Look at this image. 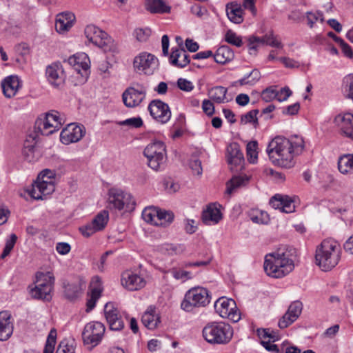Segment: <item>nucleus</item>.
<instances>
[{"mask_svg": "<svg viewBox=\"0 0 353 353\" xmlns=\"http://www.w3.org/2000/svg\"><path fill=\"white\" fill-rule=\"evenodd\" d=\"M261 77L260 71L258 69H253L249 74L239 79L236 83L240 85L252 86L260 80Z\"/></svg>", "mask_w": 353, "mask_h": 353, "instance_id": "nucleus-37", "label": "nucleus"}, {"mask_svg": "<svg viewBox=\"0 0 353 353\" xmlns=\"http://www.w3.org/2000/svg\"><path fill=\"white\" fill-rule=\"evenodd\" d=\"M225 39L228 43L236 47H241L243 44L241 37L238 36L232 30L227 31L225 35Z\"/></svg>", "mask_w": 353, "mask_h": 353, "instance_id": "nucleus-52", "label": "nucleus"}, {"mask_svg": "<svg viewBox=\"0 0 353 353\" xmlns=\"http://www.w3.org/2000/svg\"><path fill=\"white\" fill-rule=\"evenodd\" d=\"M92 223H89L85 225H83L81 228H79V231L82 234L83 236L85 237H90L92 236L94 233L97 232V230L95 229L94 227L92 226Z\"/></svg>", "mask_w": 353, "mask_h": 353, "instance_id": "nucleus-64", "label": "nucleus"}, {"mask_svg": "<svg viewBox=\"0 0 353 353\" xmlns=\"http://www.w3.org/2000/svg\"><path fill=\"white\" fill-rule=\"evenodd\" d=\"M55 190V185L50 181L37 180L34 181L28 190L30 196L37 200L43 199L46 196L52 194Z\"/></svg>", "mask_w": 353, "mask_h": 353, "instance_id": "nucleus-18", "label": "nucleus"}, {"mask_svg": "<svg viewBox=\"0 0 353 353\" xmlns=\"http://www.w3.org/2000/svg\"><path fill=\"white\" fill-rule=\"evenodd\" d=\"M148 110L150 115L161 123H166L171 118L169 105L159 99L152 100L148 105Z\"/></svg>", "mask_w": 353, "mask_h": 353, "instance_id": "nucleus-15", "label": "nucleus"}, {"mask_svg": "<svg viewBox=\"0 0 353 353\" xmlns=\"http://www.w3.org/2000/svg\"><path fill=\"white\" fill-rule=\"evenodd\" d=\"M276 94L277 95L276 97H275V99L281 102L288 99V98L292 94V91L289 88L285 87L281 88L279 91L276 90Z\"/></svg>", "mask_w": 353, "mask_h": 353, "instance_id": "nucleus-61", "label": "nucleus"}, {"mask_svg": "<svg viewBox=\"0 0 353 353\" xmlns=\"http://www.w3.org/2000/svg\"><path fill=\"white\" fill-rule=\"evenodd\" d=\"M295 257L294 248L282 245L275 252L265 255L264 270L269 276L276 279L283 277L294 270Z\"/></svg>", "mask_w": 353, "mask_h": 353, "instance_id": "nucleus-2", "label": "nucleus"}, {"mask_svg": "<svg viewBox=\"0 0 353 353\" xmlns=\"http://www.w3.org/2000/svg\"><path fill=\"white\" fill-rule=\"evenodd\" d=\"M249 177L246 175L234 176L227 183L226 192L228 194H232L237 188L245 186L249 181Z\"/></svg>", "mask_w": 353, "mask_h": 353, "instance_id": "nucleus-35", "label": "nucleus"}, {"mask_svg": "<svg viewBox=\"0 0 353 353\" xmlns=\"http://www.w3.org/2000/svg\"><path fill=\"white\" fill-rule=\"evenodd\" d=\"M228 162L234 165L236 170L243 168L244 157L240 150L239 145L236 143L230 144L227 148Z\"/></svg>", "mask_w": 353, "mask_h": 353, "instance_id": "nucleus-24", "label": "nucleus"}, {"mask_svg": "<svg viewBox=\"0 0 353 353\" xmlns=\"http://www.w3.org/2000/svg\"><path fill=\"white\" fill-rule=\"evenodd\" d=\"M174 217L172 211L158 208L157 222H159V225L166 226L173 221Z\"/></svg>", "mask_w": 353, "mask_h": 353, "instance_id": "nucleus-43", "label": "nucleus"}, {"mask_svg": "<svg viewBox=\"0 0 353 353\" xmlns=\"http://www.w3.org/2000/svg\"><path fill=\"white\" fill-rule=\"evenodd\" d=\"M145 6L151 13H168L170 11V7L163 0H147Z\"/></svg>", "mask_w": 353, "mask_h": 353, "instance_id": "nucleus-34", "label": "nucleus"}, {"mask_svg": "<svg viewBox=\"0 0 353 353\" xmlns=\"http://www.w3.org/2000/svg\"><path fill=\"white\" fill-rule=\"evenodd\" d=\"M65 120L60 112L56 110H51L46 114L43 119H39L36 125L42 134L50 135L59 130Z\"/></svg>", "mask_w": 353, "mask_h": 353, "instance_id": "nucleus-9", "label": "nucleus"}, {"mask_svg": "<svg viewBox=\"0 0 353 353\" xmlns=\"http://www.w3.org/2000/svg\"><path fill=\"white\" fill-rule=\"evenodd\" d=\"M227 91V89L223 86H216L209 91V96L212 101L217 103H224Z\"/></svg>", "mask_w": 353, "mask_h": 353, "instance_id": "nucleus-40", "label": "nucleus"}, {"mask_svg": "<svg viewBox=\"0 0 353 353\" xmlns=\"http://www.w3.org/2000/svg\"><path fill=\"white\" fill-rule=\"evenodd\" d=\"M126 88L122 94V100L128 108H134L140 105L146 96V88L140 83Z\"/></svg>", "mask_w": 353, "mask_h": 353, "instance_id": "nucleus-13", "label": "nucleus"}, {"mask_svg": "<svg viewBox=\"0 0 353 353\" xmlns=\"http://www.w3.org/2000/svg\"><path fill=\"white\" fill-rule=\"evenodd\" d=\"M11 316L8 312H0V341L8 340L13 332Z\"/></svg>", "mask_w": 353, "mask_h": 353, "instance_id": "nucleus-26", "label": "nucleus"}, {"mask_svg": "<svg viewBox=\"0 0 353 353\" xmlns=\"http://www.w3.org/2000/svg\"><path fill=\"white\" fill-rule=\"evenodd\" d=\"M37 180L50 181L54 184L55 172L52 170L45 169L39 174Z\"/></svg>", "mask_w": 353, "mask_h": 353, "instance_id": "nucleus-53", "label": "nucleus"}, {"mask_svg": "<svg viewBox=\"0 0 353 353\" xmlns=\"http://www.w3.org/2000/svg\"><path fill=\"white\" fill-rule=\"evenodd\" d=\"M263 45L266 44L272 47L282 48V43L278 41L276 37L271 32L269 34H265L263 37H261Z\"/></svg>", "mask_w": 353, "mask_h": 353, "instance_id": "nucleus-51", "label": "nucleus"}, {"mask_svg": "<svg viewBox=\"0 0 353 353\" xmlns=\"http://www.w3.org/2000/svg\"><path fill=\"white\" fill-rule=\"evenodd\" d=\"M1 87L4 95L8 98H11L21 87V81L17 76L11 75L4 79L1 83Z\"/></svg>", "mask_w": 353, "mask_h": 353, "instance_id": "nucleus-25", "label": "nucleus"}, {"mask_svg": "<svg viewBox=\"0 0 353 353\" xmlns=\"http://www.w3.org/2000/svg\"><path fill=\"white\" fill-rule=\"evenodd\" d=\"M46 74L48 81L54 87H58L64 82V72L62 65L59 63L48 65L46 68Z\"/></svg>", "mask_w": 353, "mask_h": 353, "instance_id": "nucleus-23", "label": "nucleus"}, {"mask_svg": "<svg viewBox=\"0 0 353 353\" xmlns=\"http://www.w3.org/2000/svg\"><path fill=\"white\" fill-rule=\"evenodd\" d=\"M85 129L83 125L70 123L61 132V140L64 144L79 141L85 135Z\"/></svg>", "mask_w": 353, "mask_h": 353, "instance_id": "nucleus-17", "label": "nucleus"}, {"mask_svg": "<svg viewBox=\"0 0 353 353\" xmlns=\"http://www.w3.org/2000/svg\"><path fill=\"white\" fill-rule=\"evenodd\" d=\"M105 330L104 325L100 322L94 321L87 323L82 332L83 343L92 347L97 346L102 340Z\"/></svg>", "mask_w": 353, "mask_h": 353, "instance_id": "nucleus-11", "label": "nucleus"}, {"mask_svg": "<svg viewBox=\"0 0 353 353\" xmlns=\"http://www.w3.org/2000/svg\"><path fill=\"white\" fill-rule=\"evenodd\" d=\"M334 123L344 136L353 139V114L345 113L338 114L334 118Z\"/></svg>", "mask_w": 353, "mask_h": 353, "instance_id": "nucleus-21", "label": "nucleus"}, {"mask_svg": "<svg viewBox=\"0 0 353 353\" xmlns=\"http://www.w3.org/2000/svg\"><path fill=\"white\" fill-rule=\"evenodd\" d=\"M338 168L342 174L353 172V154H344L338 161Z\"/></svg>", "mask_w": 353, "mask_h": 353, "instance_id": "nucleus-36", "label": "nucleus"}, {"mask_svg": "<svg viewBox=\"0 0 353 353\" xmlns=\"http://www.w3.org/2000/svg\"><path fill=\"white\" fill-rule=\"evenodd\" d=\"M157 61L154 55L148 52H141L134 57L133 67L137 73L151 75L157 66Z\"/></svg>", "mask_w": 353, "mask_h": 353, "instance_id": "nucleus-12", "label": "nucleus"}, {"mask_svg": "<svg viewBox=\"0 0 353 353\" xmlns=\"http://www.w3.org/2000/svg\"><path fill=\"white\" fill-rule=\"evenodd\" d=\"M248 216L253 223L257 224H268L270 221L268 214L258 209L250 210Z\"/></svg>", "mask_w": 353, "mask_h": 353, "instance_id": "nucleus-38", "label": "nucleus"}, {"mask_svg": "<svg viewBox=\"0 0 353 353\" xmlns=\"http://www.w3.org/2000/svg\"><path fill=\"white\" fill-rule=\"evenodd\" d=\"M121 284L128 290H138L144 287L145 280L130 271L124 272L121 276Z\"/></svg>", "mask_w": 353, "mask_h": 353, "instance_id": "nucleus-22", "label": "nucleus"}, {"mask_svg": "<svg viewBox=\"0 0 353 353\" xmlns=\"http://www.w3.org/2000/svg\"><path fill=\"white\" fill-rule=\"evenodd\" d=\"M108 201L110 208L119 210H121L125 208L128 210H131L135 205V201L130 193L117 188H112L109 190Z\"/></svg>", "mask_w": 353, "mask_h": 353, "instance_id": "nucleus-10", "label": "nucleus"}, {"mask_svg": "<svg viewBox=\"0 0 353 353\" xmlns=\"http://www.w3.org/2000/svg\"><path fill=\"white\" fill-rule=\"evenodd\" d=\"M203 336L211 344H226L233 336V330L225 323H211L203 329Z\"/></svg>", "mask_w": 353, "mask_h": 353, "instance_id": "nucleus-5", "label": "nucleus"}, {"mask_svg": "<svg viewBox=\"0 0 353 353\" xmlns=\"http://www.w3.org/2000/svg\"><path fill=\"white\" fill-rule=\"evenodd\" d=\"M109 219L108 212L105 210H103L100 212L94 218L92 221L91 222L92 224V227H94L97 231H100L103 230L108 223Z\"/></svg>", "mask_w": 353, "mask_h": 353, "instance_id": "nucleus-41", "label": "nucleus"}, {"mask_svg": "<svg viewBox=\"0 0 353 353\" xmlns=\"http://www.w3.org/2000/svg\"><path fill=\"white\" fill-rule=\"evenodd\" d=\"M101 290L99 287H94L91 290L90 298L87 301V312L91 311L96 305L97 299L100 297Z\"/></svg>", "mask_w": 353, "mask_h": 353, "instance_id": "nucleus-46", "label": "nucleus"}, {"mask_svg": "<svg viewBox=\"0 0 353 353\" xmlns=\"http://www.w3.org/2000/svg\"><path fill=\"white\" fill-rule=\"evenodd\" d=\"M259 112V110L255 109L249 111L245 114H243L241 117L240 123L241 125L252 123L254 128H256L259 125L258 119L256 117V115Z\"/></svg>", "mask_w": 353, "mask_h": 353, "instance_id": "nucleus-44", "label": "nucleus"}, {"mask_svg": "<svg viewBox=\"0 0 353 353\" xmlns=\"http://www.w3.org/2000/svg\"><path fill=\"white\" fill-rule=\"evenodd\" d=\"M283 198L284 196L276 194L270 199V205L274 209H279L281 210L283 202H284Z\"/></svg>", "mask_w": 353, "mask_h": 353, "instance_id": "nucleus-62", "label": "nucleus"}, {"mask_svg": "<svg viewBox=\"0 0 353 353\" xmlns=\"http://www.w3.org/2000/svg\"><path fill=\"white\" fill-rule=\"evenodd\" d=\"M104 314L110 330L119 331L124 327V322L119 310L113 303L109 302L105 305Z\"/></svg>", "mask_w": 353, "mask_h": 353, "instance_id": "nucleus-16", "label": "nucleus"}, {"mask_svg": "<svg viewBox=\"0 0 353 353\" xmlns=\"http://www.w3.org/2000/svg\"><path fill=\"white\" fill-rule=\"evenodd\" d=\"M64 294L69 300H74L77 299L81 294V289L79 283H67L63 285Z\"/></svg>", "mask_w": 353, "mask_h": 353, "instance_id": "nucleus-39", "label": "nucleus"}, {"mask_svg": "<svg viewBox=\"0 0 353 353\" xmlns=\"http://www.w3.org/2000/svg\"><path fill=\"white\" fill-rule=\"evenodd\" d=\"M222 219V214L215 204H210L202 214L203 222L210 224L211 222L217 223Z\"/></svg>", "mask_w": 353, "mask_h": 353, "instance_id": "nucleus-31", "label": "nucleus"}, {"mask_svg": "<svg viewBox=\"0 0 353 353\" xmlns=\"http://www.w3.org/2000/svg\"><path fill=\"white\" fill-rule=\"evenodd\" d=\"M248 48L250 54L256 56L258 48L263 46L261 37L250 36L248 39Z\"/></svg>", "mask_w": 353, "mask_h": 353, "instance_id": "nucleus-45", "label": "nucleus"}, {"mask_svg": "<svg viewBox=\"0 0 353 353\" xmlns=\"http://www.w3.org/2000/svg\"><path fill=\"white\" fill-rule=\"evenodd\" d=\"M169 59L172 65L181 68L185 67L190 61L189 55L183 48H172Z\"/></svg>", "mask_w": 353, "mask_h": 353, "instance_id": "nucleus-28", "label": "nucleus"}, {"mask_svg": "<svg viewBox=\"0 0 353 353\" xmlns=\"http://www.w3.org/2000/svg\"><path fill=\"white\" fill-rule=\"evenodd\" d=\"M341 253V246L336 241L331 239L323 240L316 249V264L321 270L330 271L339 263Z\"/></svg>", "mask_w": 353, "mask_h": 353, "instance_id": "nucleus-3", "label": "nucleus"}, {"mask_svg": "<svg viewBox=\"0 0 353 353\" xmlns=\"http://www.w3.org/2000/svg\"><path fill=\"white\" fill-rule=\"evenodd\" d=\"M284 202H283L281 212L285 213H290L294 211V205L293 204V201L290 199V198L288 196H284L283 198Z\"/></svg>", "mask_w": 353, "mask_h": 353, "instance_id": "nucleus-59", "label": "nucleus"}, {"mask_svg": "<svg viewBox=\"0 0 353 353\" xmlns=\"http://www.w3.org/2000/svg\"><path fill=\"white\" fill-rule=\"evenodd\" d=\"M120 125H128L130 127L138 128L143 125V123L140 117H132L119 123Z\"/></svg>", "mask_w": 353, "mask_h": 353, "instance_id": "nucleus-55", "label": "nucleus"}, {"mask_svg": "<svg viewBox=\"0 0 353 353\" xmlns=\"http://www.w3.org/2000/svg\"><path fill=\"white\" fill-rule=\"evenodd\" d=\"M189 165L194 174H196L198 176L202 174L203 169L201 167V162L196 157H192L190 159Z\"/></svg>", "mask_w": 353, "mask_h": 353, "instance_id": "nucleus-56", "label": "nucleus"}, {"mask_svg": "<svg viewBox=\"0 0 353 353\" xmlns=\"http://www.w3.org/2000/svg\"><path fill=\"white\" fill-rule=\"evenodd\" d=\"M177 85L179 89L185 92H190L194 88V85L191 81L183 78L178 79Z\"/></svg>", "mask_w": 353, "mask_h": 353, "instance_id": "nucleus-60", "label": "nucleus"}, {"mask_svg": "<svg viewBox=\"0 0 353 353\" xmlns=\"http://www.w3.org/2000/svg\"><path fill=\"white\" fill-rule=\"evenodd\" d=\"M226 13L228 19L232 23L240 24L243 21V10L236 2H231L226 6Z\"/></svg>", "mask_w": 353, "mask_h": 353, "instance_id": "nucleus-29", "label": "nucleus"}, {"mask_svg": "<svg viewBox=\"0 0 353 353\" xmlns=\"http://www.w3.org/2000/svg\"><path fill=\"white\" fill-rule=\"evenodd\" d=\"M303 149L304 141L301 137L294 136L288 139L278 136L269 143L267 152L274 163L290 168L294 165V157L301 154Z\"/></svg>", "mask_w": 353, "mask_h": 353, "instance_id": "nucleus-1", "label": "nucleus"}, {"mask_svg": "<svg viewBox=\"0 0 353 353\" xmlns=\"http://www.w3.org/2000/svg\"><path fill=\"white\" fill-rule=\"evenodd\" d=\"M141 321L144 326L150 330H154L157 327L160 323V317L154 307L150 306L147 309L142 316Z\"/></svg>", "mask_w": 353, "mask_h": 353, "instance_id": "nucleus-30", "label": "nucleus"}, {"mask_svg": "<svg viewBox=\"0 0 353 353\" xmlns=\"http://www.w3.org/2000/svg\"><path fill=\"white\" fill-rule=\"evenodd\" d=\"M234 54L228 46H221L214 54V61L220 64H225L234 59Z\"/></svg>", "mask_w": 353, "mask_h": 353, "instance_id": "nucleus-33", "label": "nucleus"}, {"mask_svg": "<svg viewBox=\"0 0 353 353\" xmlns=\"http://www.w3.org/2000/svg\"><path fill=\"white\" fill-rule=\"evenodd\" d=\"M214 309L223 318L229 319L233 322H237L240 319L236 303L232 299L219 298L214 303Z\"/></svg>", "mask_w": 353, "mask_h": 353, "instance_id": "nucleus-14", "label": "nucleus"}, {"mask_svg": "<svg viewBox=\"0 0 353 353\" xmlns=\"http://www.w3.org/2000/svg\"><path fill=\"white\" fill-rule=\"evenodd\" d=\"M17 236L15 234H11L10 238L6 239L4 249L1 255V259H4L10 254L17 242Z\"/></svg>", "mask_w": 353, "mask_h": 353, "instance_id": "nucleus-50", "label": "nucleus"}, {"mask_svg": "<svg viewBox=\"0 0 353 353\" xmlns=\"http://www.w3.org/2000/svg\"><path fill=\"white\" fill-rule=\"evenodd\" d=\"M170 273L172 276L177 279L181 280L182 281H185L188 279H191V273L188 271L178 270V269H172L170 270Z\"/></svg>", "mask_w": 353, "mask_h": 353, "instance_id": "nucleus-54", "label": "nucleus"}, {"mask_svg": "<svg viewBox=\"0 0 353 353\" xmlns=\"http://www.w3.org/2000/svg\"><path fill=\"white\" fill-rule=\"evenodd\" d=\"M303 309V304L301 301L292 302L285 314L282 316L278 323L280 328L284 329L294 323L300 316Z\"/></svg>", "mask_w": 353, "mask_h": 353, "instance_id": "nucleus-19", "label": "nucleus"}, {"mask_svg": "<svg viewBox=\"0 0 353 353\" xmlns=\"http://www.w3.org/2000/svg\"><path fill=\"white\" fill-rule=\"evenodd\" d=\"M144 156L148 159V165L154 170H161L167 160L165 145L160 141L148 144L143 151Z\"/></svg>", "mask_w": 353, "mask_h": 353, "instance_id": "nucleus-6", "label": "nucleus"}, {"mask_svg": "<svg viewBox=\"0 0 353 353\" xmlns=\"http://www.w3.org/2000/svg\"><path fill=\"white\" fill-rule=\"evenodd\" d=\"M88 41L104 52H114L116 46L113 39L104 31L94 25H88L84 30Z\"/></svg>", "mask_w": 353, "mask_h": 353, "instance_id": "nucleus-7", "label": "nucleus"}, {"mask_svg": "<svg viewBox=\"0 0 353 353\" xmlns=\"http://www.w3.org/2000/svg\"><path fill=\"white\" fill-rule=\"evenodd\" d=\"M151 34L149 28H137L134 32V35L139 41H145Z\"/></svg>", "mask_w": 353, "mask_h": 353, "instance_id": "nucleus-57", "label": "nucleus"}, {"mask_svg": "<svg viewBox=\"0 0 353 353\" xmlns=\"http://www.w3.org/2000/svg\"><path fill=\"white\" fill-rule=\"evenodd\" d=\"M75 19L72 12H63L57 17L55 29L59 33H64L73 26Z\"/></svg>", "mask_w": 353, "mask_h": 353, "instance_id": "nucleus-27", "label": "nucleus"}, {"mask_svg": "<svg viewBox=\"0 0 353 353\" xmlns=\"http://www.w3.org/2000/svg\"><path fill=\"white\" fill-rule=\"evenodd\" d=\"M345 92H347V97L353 101V74L349 75L345 79Z\"/></svg>", "mask_w": 353, "mask_h": 353, "instance_id": "nucleus-63", "label": "nucleus"}, {"mask_svg": "<svg viewBox=\"0 0 353 353\" xmlns=\"http://www.w3.org/2000/svg\"><path fill=\"white\" fill-rule=\"evenodd\" d=\"M86 59L88 60V58L85 54L78 56L73 55L69 57L68 63L72 65L79 73L81 72V70H83L84 74L87 76L90 66L85 61Z\"/></svg>", "mask_w": 353, "mask_h": 353, "instance_id": "nucleus-32", "label": "nucleus"}, {"mask_svg": "<svg viewBox=\"0 0 353 353\" xmlns=\"http://www.w3.org/2000/svg\"><path fill=\"white\" fill-rule=\"evenodd\" d=\"M276 90L274 87H269L263 90L261 93V98L263 101L265 102H269L272 101L273 99H275V97H276Z\"/></svg>", "mask_w": 353, "mask_h": 353, "instance_id": "nucleus-58", "label": "nucleus"}, {"mask_svg": "<svg viewBox=\"0 0 353 353\" xmlns=\"http://www.w3.org/2000/svg\"><path fill=\"white\" fill-rule=\"evenodd\" d=\"M158 208L154 207L145 208L142 212V217L145 221L154 225H159L157 222Z\"/></svg>", "mask_w": 353, "mask_h": 353, "instance_id": "nucleus-42", "label": "nucleus"}, {"mask_svg": "<svg viewBox=\"0 0 353 353\" xmlns=\"http://www.w3.org/2000/svg\"><path fill=\"white\" fill-rule=\"evenodd\" d=\"M307 24L310 28H313L316 22L323 23L324 21L323 14L321 12H306Z\"/></svg>", "mask_w": 353, "mask_h": 353, "instance_id": "nucleus-48", "label": "nucleus"}, {"mask_svg": "<svg viewBox=\"0 0 353 353\" xmlns=\"http://www.w3.org/2000/svg\"><path fill=\"white\" fill-rule=\"evenodd\" d=\"M257 141H250L247 144L246 151H247V157L248 160L250 163H254L258 157V152H256L257 149Z\"/></svg>", "mask_w": 353, "mask_h": 353, "instance_id": "nucleus-49", "label": "nucleus"}, {"mask_svg": "<svg viewBox=\"0 0 353 353\" xmlns=\"http://www.w3.org/2000/svg\"><path fill=\"white\" fill-rule=\"evenodd\" d=\"M56 353H75V342L63 340L59 343Z\"/></svg>", "mask_w": 353, "mask_h": 353, "instance_id": "nucleus-47", "label": "nucleus"}, {"mask_svg": "<svg viewBox=\"0 0 353 353\" xmlns=\"http://www.w3.org/2000/svg\"><path fill=\"white\" fill-rule=\"evenodd\" d=\"M54 285V276L52 272H37L34 285L28 287L30 295L34 299L50 301Z\"/></svg>", "mask_w": 353, "mask_h": 353, "instance_id": "nucleus-4", "label": "nucleus"}, {"mask_svg": "<svg viewBox=\"0 0 353 353\" xmlns=\"http://www.w3.org/2000/svg\"><path fill=\"white\" fill-rule=\"evenodd\" d=\"M210 302L209 292L206 288L196 287L189 290L181 304V308L190 312L196 307H204Z\"/></svg>", "mask_w": 353, "mask_h": 353, "instance_id": "nucleus-8", "label": "nucleus"}, {"mask_svg": "<svg viewBox=\"0 0 353 353\" xmlns=\"http://www.w3.org/2000/svg\"><path fill=\"white\" fill-rule=\"evenodd\" d=\"M37 136L34 134H30L27 136L24 142L23 148V155L26 161L30 163L37 161L40 157L39 151L36 148Z\"/></svg>", "mask_w": 353, "mask_h": 353, "instance_id": "nucleus-20", "label": "nucleus"}]
</instances>
